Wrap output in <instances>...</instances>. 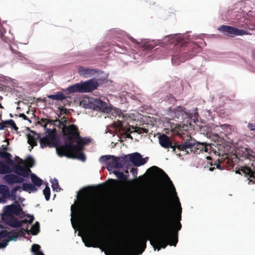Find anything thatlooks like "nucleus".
Here are the masks:
<instances>
[{
    "mask_svg": "<svg viewBox=\"0 0 255 255\" xmlns=\"http://www.w3.org/2000/svg\"><path fill=\"white\" fill-rule=\"evenodd\" d=\"M240 154L238 161L240 170L248 177V184L252 182L255 184V170L252 168L255 166V152L249 147H243Z\"/></svg>",
    "mask_w": 255,
    "mask_h": 255,
    "instance_id": "4",
    "label": "nucleus"
},
{
    "mask_svg": "<svg viewBox=\"0 0 255 255\" xmlns=\"http://www.w3.org/2000/svg\"><path fill=\"white\" fill-rule=\"evenodd\" d=\"M113 173H114L115 176L119 179H123L124 176V172L122 171H119L115 170V169L112 170L111 171Z\"/></svg>",
    "mask_w": 255,
    "mask_h": 255,
    "instance_id": "46",
    "label": "nucleus"
},
{
    "mask_svg": "<svg viewBox=\"0 0 255 255\" xmlns=\"http://www.w3.org/2000/svg\"><path fill=\"white\" fill-rule=\"evenodd\" d=\"M126 163H131L133 166L139 167L146 164L148 160V157H143L142 155L138 152L124 154Z\"/></svg>",
    "mask_w": 255,
    "mask_h": 255,
    "instance_id": "11",
    "label": "nucleus"
},
{
    "mask_svg": "<svg viewBox=\"0 0 255 255\" xmlns=\"http://www.w3.org/2000/svg\"><path fill=\"white\" fill-rule=\"evenodd\" d=\"M130 172L131 173L133 176H135L137 175L138 173L137 169L131 168L130 170Z\"/></svg>",
    "mask_w": 255,
    "mask_h": 255,
    "instance_id": "59",
    "label": "nucleus"
},
{
    "mask_svg": "<svg viewBox=\"0 0 255 255\" xmlns=\"http://www.w3.org/2000/svg\"><path fill=\"white\" fill-rule=\"evenodd\" d=\"M82 242L84 243V245L86 247L98 248V246L95 244H93L90 242H86L85 240L82 238Z\"/></svg>",
    "mask_w": 255,
    "mask_h": 255,
    "instance_id": "49",
    "label": "nucleus"
},
{
    "mask_svg": "<svg viewBox=\"0 0 255 255\" xmlns=\"http://www.w3.org/2000/svg\"><path fill=\"white\" fill-rule=\"evenodd\" d=\"M10 49L13 53H14L18 56V57L20 60H21L22 61H24L26 59V58L24 57V56L22 55V53H21L20 52L14 49L11 46H10Z\"/></svg>",
    "mask_w": 255,
    "mask_h": 255,
    "instance_id": "42",
    "label": "nucleus"
},
{
    "mask_svg": "<svg viewBox=\"0 0 255 255\" xmlns=\"http://www.w3.org/2000/svg\"><path fill=\"white\" fill-rule=\"evenodd\" d=\"M233 33V37H234L236 36H242L244 35H247L249 34V33L247 31L242 29H239V28L235 26H234Z\"/></svg>",
    "mask_w": 255,
    "mask_h": 255,
    "instance_id": "33",
    "label": "nucleus"
},
{
    "mask_svg": "<svg viewBox=\"0 0 255 255\" xmlns=\"http://www.w3.org/2000/svg\"><path fill=\"white\" fill-rule=\"evenodd\" d=\"M6 88H8L11 91H16V88H15L14 86L13 85L9 86H7L5 85H3L0 83V90L2 91L4 90H5Z\"/></svg>",
    "mask_w": 255,
    "mask_h": 255,
    "instance_id": "44",
    "label": "nucleus"
},
{
    "mask_svg": "<svg viewBox=\"0 0 255 255\" xmlns=\"http://www.w3.org/2000/svg\"><path fill=\"white\" fill-rule=\"evenodd\" d=\"M107 114H108L109 115H110V118H111L112 119H113L114 118H116L117 116V114H116L115 113H113L112 112V109L111 108V111L109 113H107Z\"/></svg>",
    "mask_w": 255,
    "mask_h": 255,
    "instance_id": "60",
    "label": "nucleus"
},
{
    "mask_svg": "<svg viewBox=\"0 0 255 255\" xmlns=\"http://www.w3.org/2000/svg\"><path fill=\"white\" fill-rule=\"evenodd\" d=\"M18 117L19 118H22L24 120L28 121L30 123L32 122L31 120L28 118L24 113H19L18 114Z\"/></svg>",
    "mask_w": 255,
    "mask_h": 255,
    "instance_id": "54",
    "label": "nucleus"
},
{
    "mask_svg": "<svg viewBox=\"0 0 255 255\" xmlns=\"http://www.w3.org/2000/svg\"><path fill=\"white\" fill-rule=\"evenodd\" d=\"M205 115L206 116V118L208 119V120H211V121H214V118L215 114H213V113L211 111V110H208L206 112Z\"/></svg>",
    "mask_w": 255,
    "mask_h": 255,
    "instance_id": "48",
    "label": "nucleus"
},
{
    "mask_svg": "<svg viewBox=\"0 0 255 255\" xmlns=\"http://www.w3.org/2000/svg\"><path fill=\"white\" fill-rule=\"evenodd\" d=\"M2 123L3 124H8V125H10V128L12 129H14L15 130H17L18 129V128L16 126V125L12 119H8L6 120L2 121Z\"/></svg>",
    "mask_w": 255,
    "mask_h": 255,
    "instance_id": "36",
    "label": "nucleus"
},
{
    "mask_svg": "<svg viewBox=\"0 0 255 255\" xmlns=\"http://www.w3.org/2000/svg\"><path fill=\"white\" fill-rule=\"evenodd\" d=\"M30 179L33 185L36 188L39 187L42 184L43 180L39 177L35 173H30Z\"/></svg>",
    "mask_w": 255,
    "mask_h": 255,
    "instance_id": "23",
    "label": "nucleus"
},
{
    "mask_svg": "<svg viewBox=\"0 0 255 255\" xmlns=\"http://www.w3.org/2000/svg\"><path fill=\"white\" fill-rule=\"evenodd\" d=\"M0 173L6 174L4 179L9 185L22 184V190L29 193H35L37 188L30 182L29 174L31 170L19 165L15 160L0 161Z\"/></svg>",
    "mask_w": 255,
    "mask_h": 255,
    "instance_id": "3",
    "label": "nucleus"
},
{
    "mask_svg": "<svg viewBox=\"0 0 255 255\" xmlns=\"http://www.w3.org/2000/svg\"><path fill=\"white\" fill-rule=\"evenodd\" d=\"M55 138L58 143V145H59L60 147H64L65 149H66L67 146L65 145L68 144L69 142H66L64 138V134L57 136Z\"/></svg>",
    "mask_w": 255,
    "mask_h": 255,
    "instance_id": "27",
    "label": "nucleus"
},
{
    "mask_svg": "<svg viewBox=\"0 0 255 255\" xmlns=\"http://www.w3.org/2000/svg\"><path fill=\"white\" fill-rule=\"evenodd\" d=\"M216 127H219L220 129H219L218 130L221 133L224 134L227 128L230 127L229 124H221L219 126H216Z\"/></svg>",
    "mask_w": 255,
    "mask_h": 255,
    "instance_id": "40",
    "label": "nucleus"
},
{
    "mask_svg": "<svg viewBox=\"0 0 255 255\" xmlns=\"http://www.w3.org/2000/svg\"><path fill=\"white\" fill-rule=\"evenodd\" d=\"M148 170L155 171L158 175L166 182L171 195L177 205V219L175 223V227L173 229L168 224V213L167 210H165L160 218V224L162 228L161 233L155 237L154 241L149 240L148 236L143 237L141 239L143 243V249L139 254H141L144 251L148 241H149L150 244L153 248L154 251L157 250V251H159L161 249H165L167 245L176 247L178 242V232L182 228L180 221L181 220L182 209L172 181L163 170L156 166L150 167L148 169Z\"/></svg>",
    "mask_w": 255,
    "mask_h": 255,
    "instance_id": "2",
    "label": "nucleus"
},
{
    "mask_svg": "<svg viewBox=\"0 0 255 255\" xmlns=\"http://www.w3.org/2000/svg\"><path fill=\"white\" fill-rule=\"evenodd\" d=\"M71 159H76L82 162H85L86 160V156L84 152L81 151L79 153L77 156L73 155V158Z\"/></svg>",
    "mask_w": 255,
    "mask_h": 255,
    "instance_id": "38",
    "label": "nucleus"
},
{
    "mask_svg": "<svg viewBox=\"0 0 255 255\" xmlns=\"http://www.w3.org/2000/svg\"><path fill=\"white\" fill-rule=\"evenodd\" d=\"M9 234L2 225H0V238H5L7 237Z\"/></svg>",
    "mask_w": 255,
    "mask_h": 255,
    "instance_id": "39",
    "label": "nucleus"
},
{
    "mask_svg": "<svg viewBox=\"0 0 255 255\" xmlns=\"http://www.w3.org/2000/svg\"><path fill=\"white\" fill-rule=\"evenodd\" d=\"M63 92L65 93V95L69 97V99H71V96L69 95L72 93H76L75 85L74 84L69 85L66 88L63 89Z\"/></svg>",
    "mask_w": 255,
    "mask_h": 255,
    "instance_id": "34",
    "label": "nucleus"
},
{
    "mask_svg": "<svg viewBox=\"0 0 255 255\" xmlns=\"http://www.w3.org/2000/svg\"><path fill=\"white\" fill-rule=\"evenodd\" d=\"M75 141L80 144L82 148L88 145L92 141V139L89 136H82L79 134L75 137Z\"/></svg>",
    "mask_w": 255,
    "mask_h": 255,
    "instance_id": "21",
    "label": "nucleus"
},
{
    "mask_svg": "<svg viewBox=\"0 0 255 255\" xmlns=\"http://www.w3.org/2000/svg\"><path fill=\"white\" fill-rule=\"evenodd\" d=\"M64 151H66L64 147H60L59 146L58 147H56V154L60 157L65 156L69 159L73 158V155L67 154L65 153Z\"/></svg>",
    "mask_w": 255,
    "mask_h": 255,
    "instance_id": "31",
    "label": "nucleus"
},
{
    "mask_svg": "<svg viewBox=\"0 0 255 255\" xmlns=\"http://www.w3.org/2000/svg\"><path fill=\"white\" fill-rule=\"evenodd\" d=\"M43 139H39L38 140L40 142V148H44L48 145V142L43 141Z\"/></svg>",
    "mask_w": 255,
    "mask_h": 255,
    "instance_id": "56",
    "label": "nucleus"
},
{
    "mask_svg": "<svg viewBox=\"0 0 255 255\" xmlns=\"http://www.w3.org/2000/svg\"><path fill=\"white\" fill-rule=\"evenodd\" d=\"M19 212L20 213L18 215H16V216H18L20 219H23L25 217L30 216L31 215L30 214L25 213L23 211L22 208H21V210Z\"/></svg>",
    "mask_w": 255,
    "mask_h": 255,
    "instance_id": "52",
    "label": "nucleus"
},
{
    "mask_svg": "<svg viewBox=\"0 0 255 255\" xmlns=\"http://www.w3.org/2000/svg\"><path fill=\"white\" fill-rule=\"evenodd\" d=\"M63 124L64 125V127L66 129L67 134H64V138L66 142H72L75 141L73 136L75 134L76 132L78 131V127L74 124L66 126L63 122Z\"/></svg>",
    "mask_w": 255,
    "mask_h": 255,
    "instance_id": "16",
    "label": "nucleus"
},
{
    "mask_svg": "<svg viewBox=\"0 0 255 255\" xmlns=\"http://www.w3.org/2000/svg\"><path fill=\"white\" fill-rule=\"evenodd\" d=\"M186 33H176L165 35L162 39L150 40L141 39L140 41L128 35L129 39L146 52L149 51L158 46L153 51L152 55L156 60L171 57L172 64L179 65L188 59L192 58L202 50L200 46L193 42L194 37ZM195 38V39H196Z\"/></svg>",
    "mask_w": 255,
    "mask_h": 255,
    "instance_id": "1",
    "label": "nucleus"
},
{
    "mask_svg": "<svg viewBox=\"0 0 255 255\" xmlns=\"http://www.w3.org/2000/svg\"><path fill=\"white\" fill-rule=\"evenodd\" d=\"M42 192L45 200L48 201L50 198L51 191L48 182L46 183L45 188L43 189Z\"/></svg>",
    "mask_w": 255,
    "mask_h": 255,
    "instance_id": "32",
    "label": "nucleus"
},
{
    "mask_svg": "<svg viewBox=\"0 0 255 255\" xmlns=\"http://www.w3.org/2000/svg\"><path fill=\"white\" fill-rule=\"evenodd\" d=\"M215 126L213 124H208L204 126L199 127V131L201 134L204 135L208 138L217 143L218 146L223 143V139L217 133H214L213 130Z\"/></svg>",
    "mask_w": 255,
    "mask_h": 255,
    "instance_id": "10",
    "label": "nucleus"
},
{
    "mask_svg": "<svg viewBox=\"0 0 255 255\" xmlns=\"http://www.w3.org/2000/svg\"><path fill=\"white\" fill-rule=\"evenodd\" d=\"M27 217H29V220H27L26 219H24L23 220H21L23 221V223H27L28 225H30L33 223V222L34 220V217L33 214H31L30 216H27Z\"/></svg>",
    "mask_w": 255,
    "mask_h": 255,
    "instance_id": "47",
    "label": "nucleus"
},
{
    "mask_svg": "<svg viewBox=\"0 0 255 255\" xmlns=\"http://www.w3.org/2000/svg\"><path fill=\"white\" fill-rule=\"evenodd\" d=\"M234 26L223 24L217 30L228 37H233Z\"/></svg>",
    "mask_w": 255,
    "mask_h": 255,
    "instance_id": "22",
    "label": "nucleus"
},
{
    "mask_svg": "<svg viewBox=\"0 0 255 255\" xmlns=\"http://www.w3.org/2000/svg\"><path fill=\"white\" fill-rule=\"evenodd\" d=\"M27 138V143L33 146L37 145V140L42 139L41 137V133H37L36 131L33 130L30 132L26 134Z\"/></svg>",
    "mask_w": 255,
    "mask_h": 255,
    "instance_id": "19",
    "label": "nucleus"
},
{
    "mask_svg": "<svg viewBox=\"0 0 255 255\" xmlns=\"http://www.w3.org/2000/svg\"><path fill=\"white\" fill-rule=\"evenodd\" d=\"M50 182L51 183V188L54 192H58L62 190V188L60 187L58 180L57 178H54L51 179Z\"/></svg>",
    "mask_w": 255,
    "mask_h": 255,
    "instance_id": "30",
    "label": "nucleus"
},
{
    "mask_svg": "<svg viewBox=\"0 0 255 255\" xmlns=\"http://www.w3.org/2000/svg\"><path fill=\"white\" fill-rule=\"evenodd\" d=\"M234 129L233 128V127L231 125H230V127L227 128V129L224 133V135L226 136V137L229 140V142L230 143H234V136L232 133Z\"/></svg>",
    "mask_w": 255,
    "mask_h": 255,
    "instance_id": "28",
    "label": "nucleus"
},
{
    "mask_svg": "<svg viewBox=\"0 0 255 255\" xmlns=\"http://www.w3.org/2000/svg\"><path fill=\"white\" fill-rule=\"evenodd\" d=\"M108 76L109 74L108 73L106 74L105 78L100 77L98 78L97 80H96L97 81H98L99 86L100 85V84H104L105 83L107 82V79L108 78Z\"/></svg>",
    "mask_w": 255,
    "mask_h": 255,
    "instance_id": "51",
    "label": "nucleus"
},
{
    "mask_svg": "<svg viewBox=\"0 0 255 255\" xmlns=\"http://www.w3.org/2000/svg\"><path fill=\"white\" fill-rule=\"evenodd\" d=\"M3 82L7 84L8 83V81H10L12 82V83L13 84V85H14V84H15L16 83V80L15 79H11V78H9V77H5L4 78V79L2 80Z\"/></svg>",
    "mask_w": 255,
    "mask_h": 255,
    "instance_id": "55",
    "label": "nucleus"
},
{
    "mask_svg": "<svg viewBox=\"0 0 255 255\" xmlns=\"http://www.w3.org/2000/svg\"><path fill=\"white\" fill-rule=\"evenodd\" d=\"M157 134L160 145L165 149L170 148L173 153H176V143H173L169 136L165 133L158 132Z\"/></svg>",
    "mask_w": 255,
    "mask_h": 255,
    "instance_id": "14",
    "label": "nucleus"
},
{
    "mask_svg": "<svg viewBox=\"0 0 255 255\" xmlns=\"http://www.w3.org/2000/svg\"><path fill=\"white\" fill-rule=\"evenodd\" d=\"M205 142L197 141L194 137L189 136L181 143H176V150L189 153L192 151L193 149H197L199 146Z\"/></svg>",
    "mask_w": 255,
    "mask_h": 255,
    "instance_id": "9",
    "label": "nucleus"
},
{
    "mask_svg": "<svg viewBox=\"0 0 255 255\" xmlns=\"http://www.w3.org/2000/svg\"><path fill=\"white\" fill-rule=\"evenodd\" d=\"M252 57L253 59V61H254V63H253V65L254 66H255V50H253L252 52Z\"/></svg>",
    "mask_w": 255,
    "mask_h": 255,
    "instance_id": "63",
    "label": "nucleus"
},
{
    "mask_svg": "<svg viewBox=\"0 0 255 255\" xmlns=\"http://www.w3.org/2000/svg\"><path fill=\"white\" fill-rule=\"evenodd\" d=\"M198 110L197 108L189 110L181 106H178L174 108L169 106L167 109L168 114L172 117L177 119L181 118L184 123H186V127L188 125L192 127V123L196 124L199 122V115Z\"/></svg>",
    "mask_w": 255,
    "mask_h": 255,
    "instance_id": "5",
    "label": "nucleus"
},
{
    "mask_svg": "<svg viewBox=\"0 0 255 255\" xmlns=\"http://www.w3.org/2000/svg\"><path fill=\"white\" fill-rule=\"evenodd\" d=\"M25 200V199L22 197L18 196V201L20 203H22Z\"/></svg>",
    "mask_w": 255,
    "mask_h": 255,
    "instance_id": "64",
    "label": "nucleus"
},
{
    "mask_svg": "<svg viewBox=\"0 0 255 255\" xmlns=\"http://www.w3.org/2000/svg\"><path fill=\"white\" fill-rule=\"evenodd\" d=\"M79 106L85 109H92L103 113H109L111 107L100 98L84 96L79 100Z\"/></svg>",
    "mask_w": 255,
    "mask_h": 255,
    "instance_id": "6",
    "label": "nucleus"
},
{
    "mask_svg": "<svg viewBox=\"0 0 255 255\" xmlns=\"http://www.w3.org/2000/svg\"><path fill=\"white\" fill-rule=\"evenodd\" d=\"M215 166L213 167H211L209 168V170L211 171H213L215 168H217L218 169H220L221 170H222L224 169V168L222 167V166L220 163H216L215 164Z\"/></svg>",
    "mask_w": 255,
    "mask_h": 255,
    "instance_id": "53",
    "label": "nucleus"
},
{
    "mask_svg": "<svg viewBox=\"0 0 255 255\" xmlns=\"http://www.w3.org/2000/svg\"><path fill=\"white\" fill-rule=\"evenodd\" d=\"M35 99V98L34 97H27L22 99L26 101V102H29L30 101H33Z\"/></svg>",
    "mask_w": 255,
    "mask_h": 255,
    "instance_id": "62",
    "label": "nucleus"
},
{
    "mask_svg": "<svg viewBox=\"0 0 255 255\" xmlns=\"http://www.w3.org/2000/svg\"><path fill=\"white\" fill-rule=\"evenodd\" d=\"M83 93L93 92L99 87L98 81H96L95 77L82 81Z\"/></svg>",
    "mask_w": 255,
    "mask_h": 255,
    "instance_id": "15",
    "label": "nucleus"
},
{
    "mask_svg": "<svg viewBox=\"0 0 255 255\" xmlns=\"http://www.w3.org/2000/svg\"><path fill=\"white\" fill-rule=\"evenodd\" d=\"M47 97L50 99L56 101H62L64 100L68 101L69 100V97L65 95V93L63 92V89L54 94L48 95Z\"/></svg>",
    "mask_w": 255,
    "mask_h": 255,
    "instance_id": "20",
    "label": "nucleus"
},
{
    "mask_svg": "<svg viewBox=\"0 0 255 255\" xmlns=\"http://www.w3.org/2000/svg\"><path fill=\"white\" fill-rule=\"evenodd\" d=\"M65 146H67V148L65 150L66 151L70 150L78 151L79 150L82 148L80 144H78L77 142H76L75 144H74L71 142H69V143L66 144Z\"/></svg>",
    "mask_w": 255,
    "mask_h": 255,
    "instance_id": "29",
    "label": "nucleus"
},
{
    "mask_svg": "<svg viewBox=\"0 0 255 255\" xmlns=\"http://www.w3.org/2000/svg\"><path fill=\"white\" fill-rule=\"evenodd\" d=\"M30 252L33 255H45L41 250V246L37 244H33L30 248Z\"/></svg>",
    "mask_w": 255,
    "mask_h": 255,
    "instance_id": "26",
    "label": "nucleus"
},
{
    "mask_svg": "<svg viewBox=\"0 0 255 255\" xmlns=\"http://www.w3.org/2000/svg\"><path fill=\"white\" fill-rule=\"evenodd\" d=\"M78 72L81 77L88 78L95 76H99L100 75L103 74L104 71L97 69L79 66Z\"/></svg>",
    "mask_w": 255,
    "mask_h": 255,
    "instance_id": "13",
    "label": "nucleus"
},
{
    "mask_svg": "<svg viewBox=\"0 0 255 255\" xmlns=\"http://www.w3.org/2000/svg\"><path fill=\"white\" fill-rule=\"evenodd\" d=\"M48 147L50 148H55L56 149V147H58L59 145H58V143H57V141L55 139V138H54V142L52 143H49L48 142Z\"/></svg>",
    "mask_w": 255,
    "mask_h": 255,
    "instance_id": "57",
    "label": "nucleus"
},
{
    "mask_svg": "<svg viewBox=\"0 0 255 255\" xmlns=\"http://www.w3.org/2000/svg\"><path fill=\"white\" fill-rule=\"evenodd\" d=\"M125 173H124V176L122 179H127L129 176V174L127 169L124 170Z\"/></svg>",
    "mask_w": 255,
    "mask_h": 255,
    "instance_id": "58",
    "label": "nucleus"
},
{
    "mask_svg": "<svg viewBox=\"0 0 255 255\" xmlns=\"http://www.w3.org/2000/svg\"><path fill=\"white\" fill-rule=\"evenodd\" d=\"M233 12L237 14L236 18L243 22L241 24L242 27L251 30H255V17L252 15L251 11L246 12L244 11H234Z\"/></svg>",
    "mask_w": 255,
    "mask_h": 255,
    "instance_id": "8",
    "label": "nucleus"
},
{
    "mask_svg": "<svg viewBox=\"0 0 255 255\" xmlns=\"http://www.w3.org/2000/svg\"><path fill=\"white\" fill-rule=\"evenodd\" d=\"M75 85L76 93H83L82 81L74 84Z\"/></svg>",
    "mask_w": 255,
    "mask_h": 255,
    "instance_id": "43",
    "label": "nucleus"
},
{
    "mask_svg": "<svg viewBox=\"0 0 255 255\" xmlns=\"http://www.w3.org/2000/svg\"><path fill=\"white\" fill-rule=\"evenodd\" d=\"M12 157L11 154L9 152L5 151H0V157L1 158H7L10 161L11 159H12Z\"/></svg>",
    "mask_w": 255,
    "mask_h": 255,
    "instance_id": "41",
    "label": "nucleus"
},
{
    "mask_svg": "<svg viewBox=\"0 0 255 255\" xmlns=\"http://www.w3.org/2000/svg\"><path fill=\"white\" fill-rule=\"evenodd\" d=\"M26 161L30 168H32L35 164V160L34 158L30 154H28L26 158Z\"/></svg>",
    "mask_w": 255,
    "mask_h": 255,
    "instance_id": "37",
    "label": "nucleus"
},
{
    "mask_svg": "<svg viewBox=\"0 0 255 255\" xmlns=\"http://www.w3.org/2000/svg\"><path fill=\"white\" fill-rule=\"evenodd\" d=\"M21 206L15 202L12 203L11 204L7 205L3 207L2 212L0 216L2 220H4V216L12 215L16 216L18 215L21 210Z\"/></svg>",
    "mask_w": 255,
    "mask_h": 255,
    "instance_id": "12",
    "label": "nucleus"
},
{
    "mask_svg": "<svg viewBox=\"0 0 255 255\" xmlns=\"http://www.w3.org/2000/svg\"><path fill=\"white\" fill-rule=\"evenodd\" d=\"M22 188V186H21ZM21 188V186L19 185H16L13 187L10 191V194H9V199L13 201L15 200L16 192Z\"/></svg>",
    "mask_w": 255,
    "mask_h": 255,
    "instance_id": "35",
    "label": "nucleus"
},
{
    "mask_svg": "<svg viewBox=\"0 0 255 255\" xmlns=\"http://www.w3.org/2000/svg\"><path fill=\"white\" fill-rule=\"evenodd\" d=\"M3 220L7 225L12 228H18L23 225V221L17 219L13 215L4 216Z\"/></svg>",
    "mask_w": 255,
    "mask_h": 255,
    "instance_id": "17",
    "label": "nucleus"
},
{
    "mask_svg": "<svg viewBox=\"0 0 255 255\" xmlns=\"http://www.w3.org/2000/svg\"><path fill=\"white\" fill-rule=\"evenodd\" d=\"M99 161L101 164L106 165L107 169L110 172L115 168H123L126 165L124 154L121 156L110 154L102 155L99 158Z\"/></svg>",
    "mask_w": 255,
    "mask_h": 255,
    "instance_id": "7",
    "label": "nucleus"
},
{
    "mask_svg": "<svg viewBox=\"0 0 255 255\" xmlns=\"http://www.w3.org/2000/svg\"><path fill=\"white\" fill-rule=\"evenodd\" d=\"M19 237H21L22 236H19L16 234H12L10 236H8L7 239L9 242L12 241L16 242Z\"/></svg>",
    "mask_w": 255,
    "mask_h": 255,
    "instance_id": "45",
    "label": "nucleus"
},
{
    "mask_svg": "<svg viewBox=\"0 0 255 255\" xmlns=\"http://www.w3.org/2000/svg\"><path fill=\"white\" fill-rule=\"evenodd\" d=\"M175 98L171 95H169L161 99L160 103L162 105L168 106L174 105L175 103Z\"/></svg>",
    "mask_w": 255,
    "mask_h": 255,
    "instance_id": "25",
    "label": "nucleus"
},
{
    "mask_svg": "<svg viewBox=\"0 0 255 255\" xmlns=\"http://www.w3.org/2000/svg\"><path fill=\"white\" fill-rule=\"evenodd\" d=\"M41 137L42 139L48 140L49 139H54V133L52 130L48 128H45L44 132L41 133Z\"/></svg>",
    "mask_w": 255,
    "mask_h": 255,
    "instance_id": "24",
    "label": "nucleus"
},
{
    "mask_svg": "<svg viewBox=\"0 0 255 255\" xmlns=\"http://www.w3.org/2000/svg\"><path fill=\"white\" fill-rule=\"evenodd\" d=\"M9 242L7 239H4L3 241L0 242V249H5L8 245Z\"/></svg>",
    "mask_w": 255,
    "mask_h": 255,
    "instance_id": "50",
    "label": "nucleus"
},
{
    "mask_svg": "<svg viewBox=\"0 0 255 255\" xmlns=\"http://www.w3.org/2000/svg\"><path fill=\"white\" fill-rule=\"evenodd\" d=\"M248 127L250 128L251 131L255 130V124L253 123H249L248 125Z\"/></svg>",
    "mask_w": 255,
    "mask_h": 255,
    "instance_id": "61",
    "label": "nucleus"
},
{
    "mask_svg": "<svg viewBox=\"0 0 255 255\" xmlns=\"http://www.w3.org/2000/svg\"><path fill=\"white\" fill-rule=\"evenodd\" d=\"M17 231L19 233L23 234L26 233L28 235L31 234L33 236L37 235L40 232V224L39 222L36 221L31 226L30 230L26 229L22 226L19 227Z\"/></svg>",
    "mask_w": 255,
    "mask_h": 255,
    "instance_id": "18",
    "label": "nucleus"
}]
</instances>
